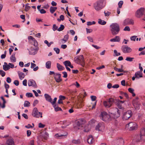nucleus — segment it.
I'll use <instances>...</instances> for the list:
<instances>
[{
  "label": "nucleus",
  "instance_id": "nucleus-1",
  "mask_svg": "<svg viewBox=\"0 0 145 145\" xmlns=\"http://www.w3.org/2000/svg\"><path fill=\"white\" fill-rule=\"evenodd\" d=\"M105 0H98L93 4V7L97 11L101 10L105 4Z\"/></svg>",
  "mask_w": 145,
  "mask_h": 145
},
{
  "label": "nucleus",
  "instance_id": "nucleus-2",
  "mask_svg": "<svg viewBox=\"0 0 145 145\" xmlns=\"http://www.w3.org/2000/svg\"><path fill=\"white\" fill-rule=\"evenodd\" d=\"M111 28V31L113 35L117 34L120 31V26L117 23H112L110 25Z\"/></svg>",
  "mask_w": 145,
  "mask_h": 145
},
{
  "label": "nucleus",
  "instance_id": "nucleus-3",
  "mask_svg": "<svg viewBox=\"0 0 145 145\" xmlns=\"http://www.w3.org/2000/svg\"><path fill=\"white\" fill-rule=\"evenodd\" d=\"M85 121L84 119H79L77 121L75 122L74 128L76 130L82 129L84 126Z\"/></svg>",
  "mask_w": 145,
  "mask_h": 145
},
{
  "label": "nucleus",
  "instance_id": "nucleus-4",
  "mask_svg": "<svg viewBox=\"0 0 145 145\" xmlns=\"http://www.w3.org/2000/svg\"><path fill=\"white\" fill-rule=\"evenodd\" d=\"M100 119L105 121H108L111 120L110 116L105 111L101 112L99 116Z\"/></svg>",
  "mask_w": 145,
  "mask_h": 145
},
{
  "label": "nucleus",
  "instance_id": "nucleus-5",
  "mask_svg": "<svg viewBox=\"0 0 145 145\" xmlns=\"http://www.w3.org/2000/svg\"><path fill=\"white\" fill-rule=\"evenodd\" d=\"M74 60L76 63L80 64L82 66L84 67L85 64V61L83 56L82 55L78 56L74 58Z\"/></svg>",
  "mask_w": 145,
  "mask_h": 145
},
{
  "label": "nucleus",
  "instance_id": "nucleus-6",
  "mask_svg": "<svg viewBox=\"0 0 145 145\" xmlns=\"http://www.w3.org/2000/svg\"><path fill=\"white\" fill-rule=\"evenodd\" d=\"M115 102V100L110 98L107 99L106 101H104L103 102L104 106L106 108H109L111 106L113 103Z\"/></svg>",
  "mask_w": 145,
  "mask_h": 145
},
{
  "label": "nucleus",
  "instance_id": "nucleus-7",
  "mask_svg": "<svg viewBox=\"0 0 145 145\" xmlns=\"http://www.w3.org/2000/svg\"><path fill=\"white\" fill-rule=\"evenodd\" d=\"M132 114L133 113L131 110H128L123 113L122 119L123 120H127L132 116Z\"/></svg>",
  "mask_w": 145,
  "mask_h": 145
},
{
  "label": "nucleus",
  "instance_id": "nucleus-8",
  "mask_svg": "<svg viewBox=\"0 0 145 145\" xmlns=\"http://www.w3.org/2000/svg\"><path fill=\"white\" fill-rule=\"evenodd\" d=\"M128 127L130 131H133L136 129L137 128V125L135 122H131L126 125V127Z\"/></svg>",
  "mask_w": 145,
  "mask_h": 145
},
{
  "label": "nucleus",
  "instance_id": "nucleus-9",
  "mask_svg": "<svg viewBox=\"0 0 145 145\" xmlns=\"http://www.w3.org/2000/svg\"><path fill=\"white\" fill-rule=\"evenodd\" d=\"M144 8L141 7L137 10L135 14L136 16L138 18L141 17L144 13Z\"/></svg>",
  "mask_w": 145,
  "mask_h": 145
},
{
  "label": "nucleus",
  "instance_id": "nucleus-10",
  "mask_svg": "<svg viewBox=\"0 0 145 145\" xmlns=\"http://www.w3.org/2000/svg\"><path fill=\"white\" fill-rule=\"evenodd\" d=\"M121 49L122 52L124 53H129L132 51V49L127 45L122 46Z\"/></svg>",
  "mask_w": 145,
  "mask_h": 145
},
{
  "label": "nucleus",
  "instance_id": "nucleus-11",
  "mask_svg": "<svg viewBox=\"0 0 145 145\" xmlns=\"http://www.w3.org/2000/svg\"><path fill=\"white\" fill-rule=\"evenodd\" d=\"M140 138L141 141L145 142V129L144 128L140 130Z\"/></svg>",
  "mask_w": 145,
  "mask_h": 145
},
{
  "label": "nucleus",
  "instance_id": "nucleus-12",
  "mask_svg": "<svg viewBox=\"0 0 145 145\" xmlns=\"http://www.w3.org/2000/svg\"><path fill=\"white\" fill-rule=\"evenodd\" d=\"M105 128L104 123H99L96 127L95 129L99 131H101L103 130Z\"/></svg>",
  "mask_w": 145,
  "mask_h": 145
},
{
  "label": "nucleus",
  "instance_id": "nucleus-13",
  "mask_svg": "<svg viewBox=\"0 0 145 145\" xmlns=\"http://www.w3.org/2000/svg\"><path fill=\"white\" fill-rule=\"evenodd\" d=\"M134 24L133 20L130 19H126L123 22V25H126L129 24L133 25Z\"/></svg>",
  "mask_w": 145,
  "mask_h": 145
},
{
  "label": "nucleus",
  "instance_id": "nucleus-14",
  "mask_svg": "<svg viewBox=\"0 0 145 145\" xmlns=\"http://www.w3.org/2000/svg\"><path fill=\"white\" fill-rule=\"evenodd\" d=\"M54 78L57 82H59L62 81L60 74L56 73L54 76Z\"/></svg>",
  "mask_w": 145,
  "mask_h": 145
},
{
  "label": "nucleus",
  "instance_id": "nucleus-15",
  "mask_svg": "<svg viewBox=\"0 0 145 145\" xmlns=\"http://www.w3.org/2000/svg\"><path fill=\"white\" fill-rule=\"evenodd\" d=\"M94 140L93 137L91 135L89 136L87 139V142L89 144H91L94 142Z\"/></svg>",
  "mask_w": 145,
  "mask_h": 145
},
{
  "label": "nucleus",
  "instance_id": "nucleus-16",
  "mask_svg": "<svg viewBox=\"0 0 145 145\" xmlns=\"http://www.w3.org/2000/svg\"><path fill=\"white\" fill-rule=\"evenodd\" d=\"M46 100L48 101L51 103L52 102V99L51 97L48 94H45L44 95Z\"/></svg>",
  "mask_w": 145,
  "mask_h": 145
},
{
  "label": "nucleus",
  "instance_id": "nucleus-17",
  "mask_svg": "<svg viewBox=\"0 0 145 145\" xmlns=\"http://www.w3.org/2000/svg\"><path fill=\"white\" fill-rule=\"evenodd\" d=\"M6 145H14L13 139H8L6 142Z\"/></svg>",
  "mask_w": 145,
  "mask_h": 145
},
{
  "label": "nucleus",
  "instance_id": "nucleus-18",
  "mask_svg": "<svg viewBox=\"0 0 145 145\" xmlns=\"http://www.w3.org/2000/svg\"><path fill=\"white\" fill-rule=\"evenodd\" d=\"M42 137L45 140L47 139L48 137V134L46 131H43L42 132Z\"/></svg>",
  "mask_w": 145,
  "mask_h": 145
},
{
  "label": "nucleus",
  "instance_id": "nucleus-19",
  "mask_svg": "<svg viewBox=\"0 0 145 145\" xmlns=\"http://www.w3.org/2000/svg\"><path fill=\"white\" fill-rule=\"evenodd\" d=\"M16 53H13L10 57V59L12 62H15L16 61V58L15 57Z\"/></svg>",
  "mask_w": 145,
  "mask_h": 145
},
{
  "label": "nucleus",
  "instance_id": "nucleus-20",
  "mask_svg": "<svg viewBox=\"0 0 145 145\" xmlns=\"http://www.w3.org/2000/svg\"><path fill=\"white\" fill-rule=\"evenodd\" d=\"M18 74L19 78L21 80H22L25 76L24 73L20 71H18Z\"/></svg>",
  "mask_w": 145,
  "mask_h": 145
},
{
  "label": "nucleus",
  "instance_id": "nucleus-21",
  "mask_svg": "<svg viewBox=\"0 0 145 145\" xmlns=\"http://www.w3.org/2000/svg\"><path fill=\"white\" fill-rule=\"evenodd\" d=\"M142 74L140 71H138L136 72L135 74V77L137 78H139L142 77Z\"/></svg>",
  "mask_w": 145,
  "mask_h": 145
},
{
  "label": "nucleus",
  "instance_id": "nucleus-22",
  "mask_svg": "<svg viewBox=\"0 0 145 145\" xmlns=\"http://www.w3.org/2000/svg\"><path fill=\"white\" fill-rule=\"evenodd\" d=\"M124 140L122 138H120L117 140V145H123L124 144Z\"/></svg>",
  "mask_w": 145,
  "mask_h": 145
},
{
  "label": "nucleus",
  "instance_id": "nucleus-23",
  "mask_svg": "<svg viewBox=\"0 0 145 145\" xmlns=\"http://www.w3.org/2000/svg\"><path fill=\"white\" fill-rule=\"evenodd\" d=\"M120 40V38L118 36H116L114 38H113L110 40L111 42H119Z\"/></svg>",
  "mask_w": 145,
  "mask_h": 145
},
{
  "label": "nucleus",
  "instance_id": "nucleus-24",
  "mask_svg": "<svg viewBox=\"0 0 145 145\" xmlns=\"http://www.w3.org/2000/svg\"><path fill=\"white\" fill-rule=\"evenodd\" d=\"M52 105L55 109V110L56 111H61L62 110L61 108L58 107V105L57 104H55Z\"/></svg>",
  "mask_w": 145,
  "mask_h": 145
},
{
  "label": "nucleus",
  "instance_id": "nucleus-25",
  "mask_svg": "<svg viewBox=\"0 0 145 145\" xmlns=\"http://www.w3.org/2000/svg\"><path fill=\"white\" fill-rule=\"evenodd\" d=\"M133 105L134 107L135 110H137L140 108V105L137 102H135L133 103Z\"/></svg>",
  "mask_w": 145,
  "mask_h": 145
},
{
  "label": "nucleus",
  "instance_id": "nucleus-26",
  "mask_svg": "<svg viewBox=\"0 0 145 145\" xmlns=\"http://www.w3.org/2000/svg\"><path fill=\"white\" fill-rule=\"evenodd\" d=\"M57 67L58 70L61 71L64 69L65 68L59 63H57Z\"/></svg>",
  "mask_w": 145,
  "mask_h": 145
},
{
  "label": "nucleus",
  "instance_id": "nucleus-27",
  "mask_svg": "<svg viewBox=\"0 0 145 145\" xmlns=\"http://www.w3.org/2000/svg\"><path fill=\"white\" fill-rule=\"evenodd\" d=\"M51 62L49 61L46 62V67L48 69H50L51 68Z\"/></svg>",
  "mask_w": 145,
  "mask_h": 145
},
{
  "label": "nucleus",
  "instance_id": "nucleus-28",
  "mask_svg": "<svg viewBox=\"0 0 145 145\" xmlns=\"http://www.w3.org/2000/svg\"><path fill=\"white\" fill-rule=\"evenodd\" d=\"M69 35L67 34L66 35H65L64 36V38L61 40L63 41H64V42H62L63 43H64L66 42L69 39Z\"/></svg>",
  "mask_w": 145,
  "mask_h": 145
},
{
  "label": "nucleus",
  "instance_id": "nucleus-29",
  "mask_svg": "<svg viewBox=\"0 0 145 145\" xmlns=\"http://www.w3.org/2000/svg\"><path fill=\"white\" fill-rule=\"evenodd\" d=\"M65 133L66 134H60L59 135L58 133L56 134L55 135V136L56 138H58L60 137L67 136L68 135V133L67 132H66Z\"/></svg>",
  "mask_w": 145,
  "mask_h": 145
},
{
  "label": "nucleus",
  "instance_id": "nucleus-30",
  "mask_svg": "<svg viewBox=\"0 0 145 145\" xmlns=\"http://www.w3.org/2000/svg\"><path fill=\"white\" fill-rule=\"evenodd\" d=\"M57 7H51L50 8V12L53 14L57 9Z\"/></svg>",
  "mask_w": 145,
  "mask_h": 145
},
{
  "label": "nucleus",
  "instance_id": "nucleus-31",
  "mask_svg": "<svg viewBox=\"0 0 145 145\" xmlns=\"http://www.w3.org/2000/svg\"><path fill=\"white\" fill-rule=\"evenodd\" d=\"M114 70H115L116 71H118L119 72H125L126 71H124L123 69H118L116 67H114Z\"/></svg>",
  "mask_w": 145,
  "mask_h": 145
},
{
  "label": "nucleus",
  "instance_id": "nucleus-32",
  "mask_svg": "<svg viewBox=\"0 0 145 145\" xmlns=\"http://www.w3.org/2000/svg\"><path fill=\"white\" fill-rule=\"evenodd\" d=\"M72 142L74 144H78L80 143V141L79 139L77 140L73 139L72 140Z\"/></svg>",
  "mask_w": 145,
  "mask_h": 145
},
{
  "label": "nucleus",
  "instance_id": "nucleus-33",
  "mask_svg": "<svg viewBox=\"0 0 145 145\" xmlns=\"http://www.w3.org/2000/svg\"><path fill=\"white\" fill-rule=\"evenodd\" d=\"M98 23L101 25H104L106 24V22L104 20H102L101 19H99Z\"/></svg>",
  "mask_w": 145,
  "mask_h": 145
},
{
  "label": "nucleus",
  "instance_id": "nucleus-34",
  "mask_svg": "<svg viewBox=\"0 0 145 145\" xmlns=\"http://www.w3.org/2000/svg\"><path fill=\"white\" fill-rule=\"evenodd\" d=\"M1 98L3 101V104L2 106H1V108H4L5 107V104L6 103V101L3 96H1Z\"/></svg>",
  "mask_w": 145,
  "mask_h": 145
},
{
  "label": "nucleus",
  "instance_id": "nucleus-35",
  "mask_svg": "<svg viewBox=\"0 0 145 145\" xmlns=\"http://www.w3.org/2000/svg\"><path fill=\"white\" fill-rule=\"evenodd\" d=\"M63 64L65 67L69 66L71 64V63L69 61H66L63 62Z\"/></svg>",
  "mask_w": 145,
  "mask_h": 145
},
{
  "label": "nucleus",
  "instance_id": "nucleus-36",
  "mask_svg": "<svg viewBox=\"0 0 145 145\" xmlns=\"http://www.w3.org/2000/svg\"><path fill=\"white\" fill-rule=\"evenodd\" d=\"M28 84L29 86H33L34 84V81L32 80H30L28 82Z\"/></svg>",
  "mask_w": 145,
  "mask_h": 145
},
{
  "label": "nucleus",
  "instance_id": "nucleus-37",
  "mask_svg": "<svg viewBox=\"0 0 145 145\" xmlns=\"http://www.w3.org/2000/svg\"><path fill=\"white\" fill-rule=\"evenodd\" d=\"M30 103L28 101H25L24 102V107H28L30 106Z\"/></svg>",
  "mask_w": 145,
  "mask_h": 145
},
{
  "label": "nucleus",
  "instance_id": "nucleus-38",
  "mask_svg": "<svg viewBox=\"0 0 145 145\" xmlns=\"http://www.w3.org/2000/svg\"><path fill=\"white\" fill-rule=\"evenodd\" d=\"M32 115L35 117H36V108H35L33 109L32 113Z\"/></svg>",
  "mask_w": 145,
  "mask_h": 145
},
{
  "label": "nucleus",
  "instance_id": "nucleus-39",
  "mask_svg": "<svg viewBox=\"0 0 145 145\" xmlns=\"http://www.w3.org/2000/svg\"><path fill=\"white\" fill-rule=\"evenodd\" d=\"M65 28V26L63 25H61L60 27L57 29V31H63Z\"/></svg>",
  "mask_w": 145,
  "mask_h": 145
},
{
  "label": "nucleus",
  "instance_id": "nucleus-40",
  "mask_svg": "<svg viewBox=\"0 0 145 145\" xmlns=\"http://www.w3.org/2000/svg\"><path fill=\"white\" fill-rule=\"evenodd\" d=\"M3 69L5 71H7L10 69L8 65H3Z\"/></svg>",
  "mask_w": 145,
  "mask_h": 145
},
{
  "label": "nucleus",
  "instance_id": "nucleus-41",
  "mask_svg": "<svg viewBox=\"0 0 145 145\" xmlns=\"http://www.w3.org/2000/svg\"><path fill=\"white\" fill-rule=\"evenodd\" d=\"M134 59V58L133 57H126V59H125V60L127 61H128L131 62L133 61V60Z\"/></svg>",
  "mask_w": 145,
  "mask_h": 145
},
{
  "label": "nucleus",
  "instance_id": "nucleus-42",
  "mask_svg": "<svg viewBox=\"0 0 145 145\" xmlns=\"http://www.w3.org/2000/svg\"><path fill=\"white\" fill-rule=\"evenodd\" d=\"M54 50L57 54H59L60 52V50L59 48H54Z\"/></svg>",
  "mask_w": 145,
  "mask_h": 145
},
{
  "label": "nucleus",
  "instance_id": "nucleus-43",
  "mask_svg": "<svg viewBox=\"0 0 145 145\" xmlns=\"http://www.w3.org/2000/svg\"><path fill=\"white\" fill-rule=\"evenodd\" d=\"M123 4V1H120L118 3V5L119 8H121L122 7V6Z\"/></svg>",
  "mask_w": 145,
  "mask_h": 145
},
{
  "label": "nucleus",
  "instance_id": "nucleus-44",
  "mask_svg": "<svg viewBox=\"0 0 145 145\" xmlns=\"http://www.w3.org/2000/svg\"><path fill=\"white\" fill-rule=\"evenodd\" d=\"M26 96L28 97H32L33 96V94L30 93H27L26 94Z\"/></svg>",
  "mask_w": 145,
  "mask_h": 145
},
{
  "label": "nucleus",
  "instance_id": "nucleus-45",
  "mask_svg": "<svg viewBox=\"0 0 145 145\" xmlns=\"http://www.w3.org/2000/svg\"><path fill=\"white\" fill-rule=\"evenodd\" d=\"M45 126V125L41 123H39L38 125L39 127L40 128H43Z\"/></svg>",
  "mask_w": 145,
  "mask_h": 145
},
{
  "label": "nucleus",
  "instance_id": "nucleus-46",
  "mask_svg": "<svg viewBox=\"0 0 145 145\" xmlns=\"http://www.w3.org/2000/svg\"><path fill=\"white\" fill-rule=\"evenodd\" d=\"M0 74L2 77H3L5 75V73L3 70H0Z\"/></svg>",
  "mask_w": 145,
  "mask_h": 145
},
{
  "label": "nucleus",
  "instance_id": "nucleus-47",
  "mask_svg": "<svg viewBox=\"0 0 145 145\" xmlns=\"http://www.w3.org/2000/svg\"><path fill=\"white\" fill-rule=\"evenodd\" d=\"M58 27L56 26L55 24L53 25L52 29L54 31H55L56 30H57Z\"/></svg>",
  "mask_w": 145,
  "mask_h": 145
},
{
  "label": "nucleus",
  "instance_id": "nucleus-48",
  "mask_svg": "<svg viewBox=\"0 0 145 145\" xmlns=\"http://www.w3.org/2000/svg\"><path fill=\"white\" fill-rule=\"evenodd\" d=\"M90 97L91 100L93 101H95L97 98V97L93 95H91Z\"/></svg>",
  "mask_w": 145,
  "mask_h": 145
},
{
  "label": "nucleus",
  "instance_id": "nucleus-49",
  "mask_svg": "<svg viewBox=\"0 0 145 145\" xmlns=\"http://www.w3.org/2000/svg\"><path fill=\"white\" fill-rule=\"evenodd\" d=\"M86 30L87 33H90L92 32L93 31V30L91 29L86 28Z\"/></svg>",
  "mask_w": 145,
  "mask_h": 145
},
{
  "label": "nucleus",
  "instance_id": "nucleus-50",
  "mask_svg": "<svg viewBox=\"0 0 145 145\" xmlns=\"http://www.w3.org/2000/svg\"><path fill=\"white\" fill-rule=\"evenodd\" d=\"M57 99V98L55 97L54 98V101H52V102H51V103L52 105H54L56 104V100Z\"/></svg>",
  "mask_w": 145,
  "mask_h": 145
},
{
  "label": "nucleus",
  "instance_id": "nucleus-51",
  "mask_svg": "<svg viewBox=\"0 0 145 145\" xmlns=\"http://www.w3.org/2000/svg\"><path fill=\"white\" fill-rule=\"evenodd\" d=\"M42 112H37V118H39V117L40 115V117L42 118Z\"/></svg>",
  "mask_w": 145,
  "mask_h": 145
},
{
  "label": "nucleus",
  "instance_id": "nucleus-52",
  "mask_svg": "<svg viewBox=\"0 0 145 145\" xmlns=\"http://www.w3.org/2000/svg\"><path fill=\"white\" fill-rule=\"evenodd\" d=\"M104 13L105 16H108L111 14V12L108 11H107L106 12L105 11Z\"/></svg>",
  "mask_w": 145,
  "mask_h": 145
},
{
  "label": "nucleus",
  "instance_id": "nucleus-53",
  "mask_svg": "<svg viewBox=\"0 0 145 145\" xmlns=\"http://www.w3.org/2000/svg\"><path fill=\"white\" fill-rule=\"evenodd\" d=\"M114 54H115L116 56H120L121 55V54L120 52L118 53L116 50H114Z\"/></svg>",
  "mask_w": 145,
  "mask_h": 145
},
{
  "label": "nucleus",
  "instance_id": "nucleus-54",
  "mask_svg": "<svg viewBox=\"0 0 145 145\" xmlns=\"http://www.w3.org/2000/svg\"><path fill=\"white\" fill-rule=\"evenodd\" d=\"M123 30L125 31H129L130 30L129 27L128 26H126L125 27V28L123 29Z\"/></svg>",
  "mask_w": 145,
  "mask_h": 145
},
{
  "label": "nucleus",
  "instance_id": "nucleus-55",
  "mask_svg": "<svg viewBox=\"0 0 145 145\" xmlns=\"http://www.w3.org/2000/svg\"><path fill=\"white\" fill-rule=\"evenodd\" d=\"M28 39L29 40H32L34 41H35V39L31 36H29Z\"/></svg>",
  "mask_w": 145,
  "mask_h": 145
},
{
  "label": "nucleus",
  "instance_id": "nucleus-56",
  "mask_svg": "<svg viewBox=\"0 0 145 145\" xmlns=\"http://www.w3.org/2000/svg\"><path fill=\"white\" fill-rule=\"evenodd\" d=\"M41 14H44L46 12V11L43 9H41L39 11Z\"/></svg>",
  "mask_w": 145,
  "mask_h": 145
},
{
  "label": "nucleus",
  "instance_id": "nucleus-57",
  "mask_svg": "<svg viewBox=\"0 0 145 145\" xmlns=\"http://www.w3.org/2000/svg\"><path fill=\"white\" fill-rule=\"evenodd\" d=\"M59 99L61 100H63L66 99V97L65 96H63L62 95H60L59 97Z\"/></svg>",
  "mask_w": 145,
  "mask_h": 145
},
{
  "label": "nucleus",
  "instance_id": "nucleus-58",
  "mask_svg": "<svg viewBox=\"0 0 145 145\" xmlns=\"http://www.w3.org/2000/svg\"><path fill=\"white\" fill-rule=\"evenodd\" d=\"M137 37V36H133L131 37L130 39L131 40L135 41Z\"/></svg>",
  "mask_w": 145,
  "mask_h": 145
},
{
  "label": "nucleus",
  "instance_id": "nucleus-59",
  "mask_svg": "<svg viewBox=\"0 0 145 145\" xmlns=\"http://www.w3.org/2000/svg\"><path fill=\"white\" fill-rule=\"evenodd\" d=\"M128 91L130 93H132L134 91V89L131 88H129L128 89Z\"/></svg>",
  "mask_w": 145,
  "mask_h": 145
},
{
  "label": "nucleus",
  "instance_id": "nucleus-60",
  "mask_svg": "<svg viewBox=\"0 0 145 145\" xmlns=\"http://www.w3.org/2000/svg\"><path fill=\"white\" fill-rule=\"evenodd\" d=\"M14 84L16 86L19 85V82L17 80H15L14 82Z\"/></svg>",
  "mask_w": 145,
  "mask_h": 145
},
{
  "label": "nucleus",
  "instance_id": "nucleus-61",
  "mask_svg": "<svg viewBox=\"0 0 145 145\" xmlns=\"http://www.w3.org/2000/svg\"><path fill=\"white\" fill-rule=\"evenodd\" d=\"M7 82L8 83H10L11 82V80L10 77H8L7 78Z\"/></svg>",
  "mask_w": 145,
  "mask_h": 145
},
{
  "label": "nucleus",
  "instance_id": "nucleus-62",
  "mask_svg": "<svg viewBox=\"0 0 145 145\" xmlns=\"http://www.w3.org/2000/svg\"><path fill=\"white\" fill-rule=\"evenodd\" d=\"M62 73L63 74V77L65 78H66L67 77V75L66 72H62Z\"/></svg>",
  "mask_w": 145,
  "mask_h": 145
},
{
  "label": "nucleus",
  "instance_id": "nucleus-63",
  "mask_svg": "<svg viewBox=\"0 0 145 145\" xmlns=\"http://www.w3.org/2000/svg\"><path fill=\"white\" fill-rule=\"evenodd\" d=\"M27 137L30 136L31 134V131L30 130H27Z\"/></svg>",
  "mask_w": 145,
  "mask_h": 145
},
{
  "label": "nucleus",
  "instance_id": "nucleus-64",
  "mask_svg": "<svg viewBox=\"0 0 145 145\" xmlns=\"http://www.w3.org/2000/svg\"><path fill=\"white\" fill-rule=\"evenodd\" d=\"M117 106L118 108L119 109H121L122 108V106L121 104V103H120L119 102H118L117 103Z\"/></svg>",
  "mask_w": 145,
  "mask_h": 145
}]
</instances>
